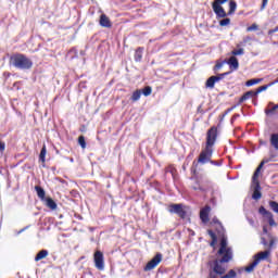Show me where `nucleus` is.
I'll return each mask as SVG.
<instances>
[{"mask_svg":"<svg viewBox=\"0 0 278 278\" xmlns=\"http://www.w3.org/2000/svg\"><path fill=\"white\" fill-rule=\"evenodd\" d=\"M269 207L275 214H278V202L277 201H269Z\"/></svg>","mask_w":278,"mask_h":278,"instance_id":"nucleus-31","label":"nucleus"},{"mask_svg":"<svg viewBox=\"0 0 278 278\" xmlns=\"http://www.w3.org/2000/svg\"><path fill=\"white\" fill-rule=\"evenodd\" d=\"M229 0H214L213 4L215 5H223L224 3H227Z\"/></svg>","mask_w":278,"mask_h":278,"instance_id":"nucleus-37","label":"nucleus"},{"mask_svg":"<svg viewBox=\"0 0 278 278\" xmlns=\"http://www.w3.org/2000/svg\"><path fill=\"white\" fill-rule=\"evenodd\" d=\"M277 31H278V25L274 28V29H270L269 31H268V34L270 35V34H277Z\"/></svg>","mask_w":278,"mask_h":278,"instance_id":"nucleus-46","label":"nucleus"},{"mask_svg":"<svg viewBox=\"0 0 278 278\" xmlns=\"http://www.w3.org/2000/svg\"><path fill=\"white\" fill-rule=\"evenodd\" d=\"M191 236H194V231H191Z\"/></svg>","mask_w":278,"mask_h":278,"instance_id":"nucleus-55","label":"nucleus"},{"mask_svg":"<svg viewBox=\"0 0 278 278\" xmlns=\"http://www.w3.org/2000/svg\"><path fill=\"white\" fill-rule=\"evenodd\" d=\"M45 201H46L47 207H49L50 210H58V203H55L53 199L47 198Z\"/></svg>","mask_w":278,"mask_h":278,"instance_id":"nucleus-23","label":"nucleus"},{"mask_svg":"<svg viewBox=\"0 0 278 278\" xmlns=\"http://www.w3.org/2000/svg\"><path fill=\"white\" fill-rule=\"evenodd\" d=\"M225 64H227V60H224L222 62H217L213 68V71L216 73L217 71H220V68H223V66H225Z\"/></svg>","mask_w":278,"mask_h":278,"instance_id":"nucleus-28","label":"nucleus"},{"mask_svg":"<svg viewBox=\"0 0 278 278\" xmlns=\"http://www.w3.org/2000/svg\"><path fill=\"white\" fill-rule=\"evenodd\" d=\"M172 175H173V170H170Z\"/></svg>","mask_w":278,"mask_h":278,"instance_id":"nucleus-57","label":"nucleus"},{"mask_svg":"<svg viewBox=\"0 0 278 278\" xmlns=\"http://www.w3.org/2000/svg\"><path fill=\"white\" fill-rule=\"evenodd\" d=\"M270 255V250H265L264 252H258L257 254H255L254 261L252 263H250L245 268V273H253V270H255V267L260 264L261 260H267Z\"/></svg>","mask_w":278,"mask_h":278,"instance_id":"nucleus-5","label":"nucleus"},{"mask_svg":"<svg viewBox=\"0 0 278 278\" xmlns=\"http://www.w3.org/2000/svg\"><path fill=\"white\" fill-rule=\"evenodd\" d=\"M162 262V253H157L150 262L147 263L143 270L148 273L149 270H153Z\"/></svg>","mask_w":278,"mask_h":278,"instance_id":"nucleus-10","label":"nucleus"},{"mask_svg":"<svg viewBox=\"0 0 278 278\" xmlns=\"http://www.w3.org/2000/svg\"><path fill=\"white\" fill-rule=\"evenodd\" d=\"M210 164H212L213 166H223V162H217V161H210Z\"/></svg>","mask_w":278,"mask_h":278,"instance_id":"nucleus-41","label":"nucleus"},{"mask_svg":"<svg viewBox=\"0 0 278 278\" xmlns=\"http://www.w3.org/2000/svg\"><path fill=\"white\" fill-rule=\"evenodd\" d=\"M212 8L217 18H227V16H229V14L225 12V9L220 7V4H212Z\"/></svg>","mask_w":278,"mask_h":278,"instance_id":"nucleus-12","label":"nucleus"},{"mask_svg":"<svg viewBox=\"0 0 278 278\" xmlns=\"http://www.w3.org/2000/svg\"><path fill=\"white\" fill-rule=\"evenodd\" d=\"M260 81H262V78H253L250 79L245 83V86L251 87V86H255L256 84H260Z\"/></svg>","mask_w":278,"mask_h":278,"instance_id":"nucleus-29","label":"nucleus"},{"mask_svg":"<svg viewBox=\"0 0 278 278\" xmlns=\"http://www.w3.org/2000/svg\"><path fill=\"white\" fill-rule=\"evenodd\" d=\"M248 223L253 227L255 225V222L252 218H248Z\"/></svg>","mask_w":278,"mask_h":278,"instance_id":"nucleus-49","label":"nucleus"},{"mask_svg":"<svg viewBox=\"0 0 278 278\" xmlns=\"http://www.w3.org/2000/svg\"><path fill=\"white\" fill-rule=\"evenodd\" d=\"M142 97V90L138 89L136 90L131 96V101H140V98Z\"/></svg>","mask_w":278,"mask_h":278,"instance_id":"nucleus-26","label":"nucleus"},{"mask_svg":"<svg viewBox=\"0 0 278 278\" xmlns=\"http://www.w3.org/2000/svg\"><path fill=\"white\" fill-rule=\"evenodd\" d=\"M217 81L214 76H211L205 81V88H208L210 90H214V86H216Z\"/></svg>","mask_w":278,"mask_h":278,"instance_id":"nucleus-16","label":"nucleus"},{"mask_svg":"<svg viewBox=\"0 0 278 278\" xmlns=\"http://www.w3.org/2000/svg\"><path fill=\"white\" fill-rule=\"evenodd\" d=\"M144 53V48L139 47L135 51V62H142V55Z\"/></svg>","mask_w":278,"mask_h":278,"instance_id":"nucleus-17","label":"nucleus"},{"mask_svg":"<svg viewBox=\"0 0 278 278\" xmlns=\"http://www.w3.org/2000/svg\"><path fill=\"white\" fill-rule=\"evenodd\" d=\"M207 266H208V278H238V274L233 269H230L227 273L226 267H224V273L223 274H214L212 276V268H214V266L210 263H207ZM225 273H227V274H225Z\"/></svg>","mask_w":278,"mask_h":278,"instance_id":"nucleus-6","label":"nucleus"},{"mask_svg":"<svg viewBox=\"0 0 278 278\" xmlns=\"http://www.w3.org/2000/svg\"><path fill=\"white\" fill-rule=\"evenodd\" d=\"M237 9H238V3H236V1H233V0H231L229 2L228 16H231V14H235Z\"/></svg>","mask_w":278,"mask_h":278,"instance_id":"nucleus-24","label":"nucleus"},{"mask_svg":"<svg viewBox=\"0 0 278 278\" xmlns=\"http://www.w3.org/2000/svg\"><path fill=\"white\" fill-rule=\"evenodd\" d=\"M254 105H257V99L253 100Z\"/></svg>","mask_w":278,"mask_h":278,"instance_id":"nucleus-53","label":"nucleus"},{"mask_svg":"<svg viewBox=\"0 0 278 278\" xmlns=\"http://www.w3.org/2000/svg\"><path fill=\"white\" fill-rule=\"evenodd\" d=\"M212 223H213L214 225H219V227H223V224L220 223V220H218V217H213V218H212Z\"/></svg>","mask_w":278,"mask_h":278,"instance_id":"nucleus-39","label":"nucleus"},{"mask_svg":"<svg viewBox=\"0 0 278 278\" xmlns=\"http://www.w3.org/2000/svg\"><path fill=\"white\" fill-rule=\"evenodd\" d=\"M258 214L267 218L269 227H277V223L275 222V216L270 213V211L266 210L264 206H260Z\"/></svg>","mask_w":278,"mask_h":278,"instance_id":"nucleus-7","label":"nucleus"},{"mask_svg":"<svg viewBox=\"0 0 278 278\" xmlns=\"http://www.w3.org/2000/svg\"><path fill=\"white\" fill-rule=\"evenodd\" d=\"M251 40H253V38H251V37H249V36H248V37H244V38H243V41L241 42V46L244 47V46L247 45V42H251Z\"/></svg>","mask_w":278,"mask_h":278,"instance_id":"nucleus-38","label":"nucleus"},{"mask_svg":"<svg viewBox=\"0 0 278 278\" xmlns=\"http://www.w3.org/2000/svg\"><path fill=\"white\" fill-rule=\"evenodd\" d=\"M218 138V128L215 126L211 127L206 134V146L204 150L201 151L198 162L199 164H207L212 161V155H214V144H216V139Z\"/></svg>","mask_w":278,"mask_h":278,"instance_id":"nucleus-2","label":"nucleus"},{"mask_svg":"<svg viewBox=\"0 0 278 278\" xmlns=\"http://www.w3.org/2000/svg\"><path fill=\"white\" fill-rule=\"evenodd\" d=\"M268 5V0H263L261 10H264Z\"/></svg>","mask_w":278,"mask_h":278,"instance_id":"nucleus-44","label":"nucleus"},{"mask_svg":"<svg viewBox=\"0 0 278 278\" xmlns=\"http://www.w3.org/2000/svg\"><path fill=\"white\" fill-rule=\"evenodd\" d=\"M70 162L74 163V162H75V160H74V159H70Z\"/></svg>","mask_w":278,"mask_h":278,"instance_id":"nucleus-54","label":"nucleus"},{"mask_svg":"<svg viewBox=\"0 0 278 278\" xmlns=\"http://www.w3.org/2000/svg\"><path fill=\"white\" fill-rule=\"evenodd\" d=\"M214 244H216V242H214V239H212L211 247H214Z\"/></svg>","mask_w":278,"mask_h":278,"instance_id":"nucleus-50","label":"nucleus"},{"mask_svg":"<svg viewBox=\"0 0 278 278\" xmlns=\"http://www.w3.org/2000/svg\"><path fill=\"white\" fill-rule=\"evenodd\" d=\"M35 190L37 192V197L41 200V201H45L46 200V195H47V192L45 191V189L40 186H36L35 187Z\"/></svg>","mask_w":278,"mask_h":278,"instance_id":"nucleus-18","label":"nucleus"},{"mask_svg":"<svg viewBox=\"0 0 278 278\" xmlns=\"http://www.w3.org/2000/svg\"><path fill=\"white\" fill-rule=\"evenodd\" d=\"M26 228L21 229L17 233H23V231H25Z\"/></svg>","mask_w":278,"mask_h":278,"instance_id":"nucleus-51","label":"nucleus"},{"mask_svg":"<svg viewBox=\"0 0 278 278\" xmlns=\"http://www.w3.org/2000/svg\"><path fill=\"white\" fill-rule=\"evenodd\" d=\"M233 55H244V49L240 48L231 52Z\"/></svg>","mask_w":278,"mask_h":278,"instance_id":"nucleus-35","label":"nucleus"},{"mask_svg":"<svg viewBox=\"0 0 278 278\" xmlns=\"http://www.w3.org/2000/svg\"><path fill=\"white\" fill-rule=\"evenodd\" d=\"M193 190H200V192H205V189L201 186H193Z\"/></svg>","mask_w":278,"mask_h":278,"instance_id":"nucleus-43","label":"nucleus"},{"mask_svg":"<svg viewBox=\"0 0 278 278\" xmlns=\"http://www.w3.org/2000/svg\"><path fill=\"white\" fill-rule=\"evenodd\" d=\"M270 86H275V83H269L267 85L261 86L258 87L254 92L257 97V94H260L261 92H265V90H268V88H270Z\"/></svg>","mask_w":278,"mask_h":278,"instance_id":"nucleus-22","label":"nucleus"},{"mask_svg":"<svg viewBox=\"0 0 278 278\" xmlns=\"http://www.w3.org/2000/svg\"><path fill=\"white\" fill-rule=\"evenodd\" d=\"M226 64H228L231 73L233 71H238L240 63L238 62V59L236 56H230L228 61H226Z\"/></svg>","mask_w":278,"mask_h":278,"instance_id":"nucleus-13","label":"nucleus"},{"mask_svg":"<svg viewBox=\"0 0 278 278\" xmlns=\"http://www.w3.org/2000/svg\"><path fill=\"white\" fill-rule=\"evenodd\" d=\"M268 105H273V102H269V104Z\"/></svg>","mask_w":278,"mask_h":278,"instance_id":"nucleus-56","label":"nucleus"},{"mask_svg":"<svg viewBox=\"0 0 278 278\" xmlns=\"http://www.w3.org/2000/svg\"><path fill=\"white\" fill-rule=\"evenodd\" d=\"M47 255H49V251L48 250H41L37 253V255L35 256V262H40V260H45V257H47Z\"/></svg>","mask_w":278,"mask_h":278,"instance_id":"nucleus-20","label":"nucleus"},{"mask_svg":"<svg viewBox=\"0 0 278 278\" xmlns=\"http://www.w3.org/2000/svg\"><path fill=\"white\" fill-rule=\"evenodd\" d=\"M9 64L18 71H29L34 66V61L23 53H16L10 58Z\"/></svg>","mask_w":278,"mask_h":278,"instance_id":"nucleus-4","label":"nucleus"},{"mask_svg":"<svg viewBox=\"0 0 278 278\" xmlns=\"http://www.w3.org/2000/svg\"><path fill=\"white\" fill-rule=\"evenodd\" d=\"M100 26L106 27V28L112 27V22L110 21V17H108V15L105 14L100 15Z\"/></svg>","mask_w":278,"mask_h":278,"instance_id":"nucleus-15","label":"nucleus"},{"mask_svg":"<svg viewBox=\"0 0 278 278\" xmlns=\"http://www.w3.org/2000/svg\"><path fill=\"white\" fill-rule=\"evenodd\" d=\"M151 92H153V89L151 88V86H147L141 90V94H143V97H149L151 96Z\"/></svg>","mask_w":278,"mask_h":278,"instance_id":"nucleus-27","label":"nucleus"},{"mask_svg":"<svg viewBox=\"0 0 278 278\" xmlns=\"http://www.w3.org/2000/svg\"><path fill=\"white\" fill-rule=\"evenodd\" d=\"M228 75H231V71L217 74L216 76H213V77H215V81H217L218 84V81H223V79H225V77H227Z\"/></svg>","mask_w":278,"mask_h":278,"instance_id":"nucleus-25","label":"nucleus"},{"mask_svg":"<svg viewBox=\"0 0 278 278\" xmlns=\"http://www.w3.org/2000/svg\"><path fill=\"white\" fill-rule=\"evenodd\" d=\"M210 212H212V207L210 205L204 206L200 211V219L204 225L210 223Z\"/></svg>","mask_w":278,"mask_h":278,"instance_id":"nucleus-11","label":"nucleus"},{"mask_svg":"<svg viewBox=\"0 0 278 278\" xmlns=\"http://www.w3.org/2000/svg\"><path fill=\"white\" fill-rule=\"evenodd\" d=\"M270 144L276 151H278V134L270 135Z\"/></svg>","mask_w":278,"mask_h":278,"instance_id":"nucleus-21","label":"nucleus"},{"mask_svg":"<svg viewBox=\"0 0 278 278\" xmlns=\"http://www.w3.org/2000/svg\"><path fill=\"white\" fill-rule=\"evenodd\" d=\"M261 244H263V247H268V241L266 240V238H261Z\"/></svg>","mask_w":278,"mask_h":278,"instance_id":"nucleus-42","label":"nucleus"},{"mask_svg":"<svg viewBox=\"0 0 278 278\" xmlns=\"http://www.w3.org/2000/svg\"><path fill=\"white\" fill-rule=\"evenodd\" d=\"M240 117V114H235L232 117H231V123H233V121H236V118H239Z\"/></svg>","mask_w":278,"mask_h":278,"instance_id":"nucleus-48","label":"nucleus"},{"mask_svg":"<svg viewBox=\"0 0 278 278\" xmlns=\"http://www.w3.org/2000/svg\"><path fill=\"white\" fill-rule=\"evenodd\" d=\"M39 162H42V164H45V162H47V146L43 144L39 154Z\"/></svg>","mask_w":278,"mask_h":278,"instance_id":"nucleus-19","label":"nucleus"},{"mask_svg":"<svg viewBox=\"0 0 278 278\" xmlns=\"http://www.w3.org/2000/svg\"><path fill=\"white\" fill-rule=\"evenodd\" d=\"M253 97H257V94L255 93V91H253V90L247 91V92L243 93V96L239 99V102L237 103V105H242V103H244V101H249V99H253Z\"/></svg>","mask_w":278,"mask_h":278,"instance_id":"nucleus-14","label":"nucleus"},{"mask_svg":"<svg viewBox=\"0 0 278 278\" xmlns=\"http://www.w3.org/2000/svg\"><path fill=\"white\" fill-rule=\"evenodd\" d=\"M268 162H273V157L269 159H263V161L260 163L258 167L255 169L253 177H252V187H253V193L252 199L254 201H260L262 199V186H260V180L257 178L260 177V173L262 168H264V164H268Z\"/></svg>","mask_w":278,"mask_h":278,"instance_id":"nucleus-3","label":"nucleus"},{"mask_svg":"<svg viewBox=\"0 0 278 278\" xmlns=\"http://www.w3.org/2000/svg\"><path fill=\"white\" fill-rule=\"evenodd\" d=\"M237 105L228 109L224 114H223V118H225V116H227V114H229V112H232L233 110H236Z\"/></svg>","mask_w":278,"mask_h":278,"instance_id":"nucleus-40","label":"nucleus"},{"mask_svg":"<svg viewBox=\"0 0 278 278\" xmlns=\"http://www.w3.org/2000/svg\"><path fill=\"white\" fill-rule=\"evenodd\" d=\"M271 84H278V78L276 79V80H274V81H271Z\"/></svg>","mask_w":278,"mask_h":278,"instance_id":"nucleus-52","label":"nucleus"},{"mask_svg":"<svg viewBox=\"0 0 278 278\" xmlns=\"http://www.w3.org/2000/svg\"><path fill=\"white\" fill-rule=\"evenodd\" d=\"M93 262H94V266L98 270H104L105 269V262H104V258H103V252L97 251L93 254Z\"/></svg>","mask_w":278,"mask_h":278,"instance_id":"nucleus-9","label":"nucleus"},{"mask_svg":"<svg viewBox=\"0 0 278 278\" xmlns=\"http://www.w3.org/2000/svg\"><path fill=\"white\" fill-rule=\"evenodd\" d=\"M230 23H231V20L229 17H226V18L219 21L220 27H227V25H229Z\"/></svg>","mask_w":278,"mask_h":278,"instance_id":"nucleus-32","label":"nucleus"},{"mask_svg":"<svg viewBox=\"0 0 278 278\" xmlns=\"http://www.w3.org/2000/svg\"><path fill=\"white\" fill-rule=\"evenodd\" d=\"M263 233L267 236V238H268V233H270L268 232V228L266 226L263 227Z\"/></svg>","mask_w":278,"mask_h":278,"instance_id":"nucleus-47","label":"nucleus"},{"mask_svg":"<svg viewBox=\"0 0 278 278\" xmlns=\"http://www.w3.org/2000/svg\"><path fill=\"white\" fill-rule=\"evenodd\" d=\"M78 144H80L81 149H86V138L84 136L78 137Z\"/></svg>","mask_w":278,"mask_h":278,"instance_id":"nucleus-33","label":"nucleus"},{"mask_svg":"<svg viewBox=\"0 0 278 278\" xmlns=\"http://www.w3.org/2000/svg\"><path fill=\"white\" fill-rule=\"evenodd\" d=\"M168 212L170 214H177L179 218H186L188 216V213L184 210V204H172Z\"/></svg>","mask_w":278,"mask_h":278,"instance_id":"nucleus-8","label":"nucleus"},{"mask_svg":"<svg viewBox=\"0 0 278 278\" xmlns=\"http://www.w3.org/2000/svg\"><path fill=\"white\" fill-rule=\"evenodd\" d=\"M0 151H5V142L0 141Z\"/></svg>","mask_w":278,"mask_h":278,"instance_id":"nucleus-45","label":"nucleus"},{"mask_svg":"<svg viewBox=\"0 0 278 278\" xmlns=\"http://www.w3.org/2000/svg\"><path fill=\"white\" fill-rule=\"evenodd\" d=\"M268 239H269V243H268V247L269 249H267V251H273V247H275V237H273L271 233H268Z\"/></svg>","mask_w":278,"mask_h":278,"instance_id":"nucleus-30","label":"nucleus"},{"mask_svg":"<svg viewBox=\"0 0 278 278\" xmlns=\"http://www.w3.org/2000/svg\"><path fill=\"white\" fill-rule=\"evenodd\" d=\"M207 233L208 236H211L213 242H216L218 240L214 230H207Z\"/></svg>","mask_w":278,"mask_h":278,"instance_id":"nucleus-36","label":"nucleus"},{"mask_svg":"<svg viewBox=\"0 0 278 278\" xmlns=\"http://www.w3.org/2000/svg\"><path fill=\"white\" fill-rule=\"evenodd\" d=\"M219 244L217 255H220L222 257L207 262V264L213 265L211 277H214V275H223L225 273V266H223V264H227L233 260V250L227 247V237H223Z\"/></svg>","mask_w":278,"mask_h":278,"instance_id":"nucleus-1","label":"nucleus"},{"mask_svg":"<svg viewBox=\"0 0 278 278\" xmlns=\"http://www.w3.org/2000/svg\"><path fill=\"white\" fill-rule=\"evenodd\" d=\"M257 29H260V26H257V24H252L247 28V31H257Z\"/></svg>","mask_w":278,"mask_h":278,"instance_id":"nucleus-34","label":"nucleus"}]
</instances>
